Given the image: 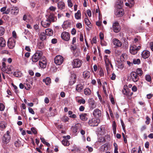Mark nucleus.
I'll return each mask as SVG.
<instances>
[{"mask_svg": "<svg viewBox=\"0 0 153 153\" xmlns=\"http://www.w3.org/2000/svg\"><path fill=\"white\" fill-rule=\"evenodd\" d=\"M42 55V51H37L32 57V61L34 62H37L41 58Z\"/></svg>", "mask_w": 153, "mask_h": 153, "instance_id": "nucleus-1", "label": "nucleus"}, {"mask_svg": "<svg viewBox=\"0 0 153 153\" xmlns=\"http://www.w3.org/2000/svg\"><path fill=\"white\" fill-rule=\"evenodd\" d=\"M2 67L1 68V70L2 71L5 72L8 74L12 73L11 71L13 68L12 66H8L6 68L5 63L4 62H2Z\"/></svg>", "mask_w": 153, "mask_h": 153, "instance_id": "nucleus-2", "label": "nucleus"}, {"mask_svg": "<svg viewBox=\"0 0 153 153\" xmlns=\"http://www.w3.org/2000/svg\"><path fill=\"white\" fill-rule=\"evenodd\" d=\"M100 122V120L99 118H93L89 120L88 124L91 126H97Z\"/></svg>", "mask_w": 153, "mask_h": 153, "instance_id": "nucleus-3", "label": "nucleus"}, {"mask_svg": "<svg viewBox=\"0 0 153 153\" xmlns=\"http://www.w3.org/2000/svg\"><path fill=\"white\" fill-rule=\"evenodd\" d=\"M82 61L78 59H74L72 62V66L74 68L80 67L82 64Z\"/></svg>", "mask_w": 153, "mask_h": 153, "instance_id": "nucleus-4", "label": "nucleus"}, {"mask_svg": "<svg viewBox=\"0 0 153 153\" xmlns=\"http://www.w3.org/2000/svg\"><path fill=\"white\" fill-rule=\"evenodd\" d=\"M141 48L140 46H138L137 47L135 45H131L130 48V51L132 54L134 55L136 54L137 51Z\"/></svg>", "mask_w": 153, "mask_h": 153, "instance_id": "nucleus-5", "label": "nucleus"}, {"mask_svg": "<svg viewBox=\"0 0 153 153\" xmlns=\"http://www.w3.org/2000/svg\"><path fill=\"white\" fill-rule=\"evenodd\" d=\"M64 58L60 55L56 56L54 58V62L57 65H60L63 62Z\"/></svg>", "mask_w": 153, "mask_h": 153, "instance_id": "nucleus-6", "label": "nucleus"}, {"mask_svg": "<svg viewBox=\"0 0 153 153\" xmlns=\"http://www.w3.org/2000/svg\"><path fill=\"white\" fill-rule=\"evenodd\" d=\"M130 75V79L134 82H137L139 79V76L135 72H132Z\"/></svg>", "mask_w": 153, "mask_h": 153, "instance_id": "nucleus-7", "label": "nucleus"}, {"mask_svg": "<svg viewBox=\"0 0 153 153\" xmlns=\"http://www.w3.org/2000/svg\"><path fill=\"white\" fill-rule=\"evenodd\" d=\"M61 37L64 40L68 41L70 39V35L68 33L64 31L62 33Z\"/></svg>", "mask_w": 153, "mask_h": 153, "instance_id": "nucleus-8", "label": "nucleus"}, {"mask_svg": "<svg viewBox=\"0 0 153 153\" xmlns=\"http://www.w3.org/2000/svg\"><path fill=\"white\" fill-rule=\"evenodd\" d=\"M93 114L95 118H99L101 116L102 112L99 109L96 108L94 110Z\"/></svg>", "mask_w": 153, "mask_h": 153, "instance_id": "nucleus-9", "label": "nucleus"}, {"mask_svg": "<svg viewBox=\"0 0 153 153\" xmlns=\"http://www.w3.org/2000/svg\"><path fill=\"white\" fill-rule=\"evenodd\" d=\"M112 28L114 31L116 33H118L120 31V26L117 22L113 23Z\"/></svg>", "mask_w": 153, "mask_h": 153, "instance_id": "nucleus-10", "label": "nucleus"}, {"mask_svg": "<svg viewBox=\"0 0 153 153\" xmlns=\"http://www.w3.org/2000/svg\"><path fill=\"white\" fill-rule=\"evenodd\" d=\"M46 19L51 23V22H54L55 21V19H56L54 14L51 13L49 15H47Z\"/></svg>", "mask_w": 153, "mask_h": 153, "instance_id": "nucleus-11", "label": "nucleus"}, {"mask_svg": "<svg viewBox=\"0 0 153 153\" xmlns=\"http://www.w3.org/2000/svg\"><path fill=\"white\" fill-rule=\"evenodd\" d=\"M15 40L14 39H10L8 40L7 42V45L10 49L13 48L15 45Z\"/></svg>", "mask_w": 153, "mask_h": 153, "instance_id": "nucleus-12", "label": "nucleus"}, {"mask_svg": "<svg viewBox=\"0 0 153 153\" xmlns=\"http://www.w3.org/2000/svg\"><path fill=\"white\" fill-rule=\"evenodd\" d=\"M104 60L105 61V62L106 64V70H107V71H108L109 70V65L111 63V62L108 58V56L107 55H105L104 56Z\"/></svg>", "mask_w": 153, "mask_h": 153, "instance_id": "nucleus-13", "label": "nucleus"}, {"mask_svg": "<svg viewBox=\"0 0 153 153\" xmlns=\"http://www.w3.org/2000/svg\"><path fill=\"white\" fill-rule=\"evenodd\" d=\"M41 24L43 27L46 28L49 26L51 25V23L46 19V20H42L41 22Z\"/></svg>", "mask_w": 153, "mask_h": 153, "instance_id": "nucleus-14", "label": "nucleus"}, {"mask_svg": "<svg viewBox=\"0 0 153 153\" xmlns=\"http://www.w3.org/2000/svg\"><path fill=\"white\" fill-rule=\"evenodd\" d=\"M10 139V135H4L2 137V141L5 144L8 143Z\"/></svg>", "mask_w": 153, "mask_h": 153, "instance_id": "nucleus-15", "label": "nucleus"}, {"mask_svg": "<svg viewBox=\"0 0 153 153\" xmlns=\"http://www.w3.org/2000/svg\"><path fill=\"white\" fill-rule=\"evenodd\" d=\"M150 55V52L147 50L143 51L141 53L142 57L144 59L147 58Z\"/></svg>", "mask_w": 153, "mask_h": 153, "instance_id": "nucleus-16", "label": "nucleus"}, {"mask_svg": "<svg viewBox=\"0 0 153 153\" xmlns=\"http://www.w3.org/2000/svg\"><path fill=\"white\" fill-rule=\"evenodd\" d=\"M39 66L42 68H46L47 65V61L46 59L43 60L42 61H40L39 62Z\"/></svg>", "mask_w": 153, "mask_h": 153, "instance_id": "nucleus-17", "label": "nucleus"}, {"mask_svg": "<svg viewBox=\"0 0 153 153\" xmlns=\"http://www.w3.org/2000/svg\"><path fill=\"white\" fill-rule=\"evenodd\" d=\"M76 76L75 74H72L71 76V79L69 82V84L71 85H73L76 82Z\"/></svg>", "mask_w": 153, "mask_h": 153, "instance_id": "nucleus-18", "label": "nucleus"}, {"mask_svg": "<svg viewBox=\"0 0 153 153\" xmlns=\"http://www.w3.org/2000/svg\"><path fill=\"white\" fill-rule=\"evenodd\" d=\"M7 7H2L0 10V11L1 12H3V14H8L10 11V9H7L6 10Z\"/></svg>", "mask_w": 153, "mask_h": 153, "instance_id": "nucleus-19", "label": "nucleus"}, {"mask_svg": "<svg viewBox=\"0 0 153 153\" xmlns=\"http://www.w3.org/2000/svg\"><path fill=\"white\" fill-rule=\"evenodd\" d=\"M124 14V12L122 9L117 10L115 12V15L118 17L122 16Z\"/></svg>", "mask_w": 153, "mask_h": 153, "instance_id": "nucleus-20", "label": "nucleus"}, {"mask_svg": "<svg viewBox=\"0 0 153 153\" xmlns=\"http://www.w3.org/2000/svg\"><path fill=\"white\" fill-rule=\"evenodd\" d=\"M128 90V89L127 87L124 86L123 90V93L124 94L126 95L129 99V92Z\"/></svg>", "mask_w": 153, "mask_h": 153, "instance_id": "nucleus-21", "label": "nucleus"}, {"mask_svg": "<svg viewBox=\"0 0 153 153\" xmlns=\"http://www.w3.org/2000/svg\"><path fill=\"white\" fill-rule=\"evenodd\" d=\"M113 44L117 47H120L122 45L121 42L117 39L115 38L113 39Z\"/></svg>", "mask_w": 153, "mask_h": 153, "instance_id": "nucleus-22", "label": "nucleus"}, {"mask_svg": "<svg viewBox=\"0 0 153 153\" xmlns=\"http://www.w3.org/2000/svg\"><path fill=\"white\" fill-rule=\"evenodd\" d=\"M39 36L40 39L42 41L46 40L47 38L46 34L44 32H42L40 33L39 34Z\"/></svg>", "mask_w": 153, "mask_h": 153, "instance_id": "nucleus-23", "label": "nucleus"}, {"mask_svg": "<svg viewBox=\"0 0 153 153\" xmlns=\"http://www.w3.org/2000/svg\"><path fill=\"white\" fill-rule=\"evenodd\" d=\"M88 102L90 105H91L92 108H94L96 107V105L95 103V101L92 98L89 99L88 100Z\"/></svg>", "mask_w": 153, "mask_h": 153, "instance_id": "nucleus-24", "label": "nucleus"}, {"mask_svg": "<svg viewBox=\"0 0 153 153\" xmlns=\"http://www.w3.org/2000/svg\"><path fill=\"white\" fill-rule=\"evenodd\" d=\"M83 88V85L81 84H79L76 86V90L77 91L80 92L82 91Z\"/></svg>", "mask_w": 153, "mask_h": 153, "instance_id": "nucleus-25", "label": "nucleus"}, {"mask_svg": "<svg viewBox=\"0 0 153 153\" xmlns=\"http://www.w3.org/2000/svg\"><path fill=\"white\" fill-rule=\"evenodd\" d=\"M45 32L46 35L49 36H52L53 34V30L50 28L46 29L45 30Z\"/></svg>", "mask_w": 153, "mask_h": 153, "instance_id": "nucleus-26", "label": "nucleus"}, {"mask_svg": "<svg viewBox=\"0 0 153 153\" xmlns=\"http://www.w3.org/2000/svg\"><path fill=\"white\" fill-rule=\"evenodd\" d=\"M83 75L85 79H88L90 76V72L88 71H84L83 73Z\"/></svg>", "mask_w": 153, "mask_h": 153, "instance_id": "nucleus-27", "label": "nucleus"}, {"mask_svg": "<svg viewBox=\"0 0 153 153\" xmlns=\"http://www.w3.org/2000/svg\"><path fill=\"white\" fill-rule=\"evenodd\" d=\"M19 10L16 7H13L11 9V13L13 15H17L19 13Z\"/></svg>", "mask_w": 153, "mask_h": 153, "instance_id": "nucleus-28", "label": "nucleus"}, {"mask_svg": "<svg viewBox=\"0 0 153 153\" xmlns=\"http://www.w3.org/2000/svg\"><path fill=\"white\" fill-rule=\"evenodd\" d=\"M6 46V42L4 39L2 37H0V46L4 47Z\"/></svg>", "mask_w": 153, "mask_h": 153, "instance_id": "nucleus-29", "label": "nucleus"}, {"mask_svg": "<svg viewBox=\"0 0 153 153\" xmlns=\"http://www.w3.org/2000/svg\"><path fill=\"white\" fill-rule=\"evenodd\" d=\"M58 8L61 9H64L65 8V4L62 1H60L58 3Z\"/></svg>", "mask_w": 153, "mask_h": 153, "instance_id": "nucleus-30", "label": "nucleus"}, {"mask_svg": "<svg viewBox=\"0 0 153 153\" xmlns=\"http://www.w3.org/2000/svg\"><path fill=\"white\" fill-rule=\"evenodd\" d=\"M128 2H126L125 3L126 5L130 7H132L134 3V0H128Z\"/></svg>", "mask_w": 153, "mask_h": 153, "instance_id": "nucleus-31", "label": "nucleus"}, {"mask_svg": "<svg viewBox=\"0 0 153 153\" xmlns=\"http://www.w3.org/2000/svg\"><path fill=\"white\" fill-rule=\"evenodd\" d=\"M79 97H76V99L77 101V102L80 104H81L82 103L83 104H85V100L82 97H81V99L80 100H78V98Z\"/></svg>", "mask_w": 153, "mask_h": 153, "instance_id": "nucleus-32", "label": "nucleus"}, {"mask_svg": "<svg viewBox=\"0 0 153 153\" xmlns=\"http://www.w3.org/2000/svg\"><path fill=\"white\" fill-rule=\"evenodd\" d=\"M87 115V114L86 113H84L81 114L79 115L80 119L83 121L86 120L88 118L86 117Z\"/></svg>", "mask_w": 153, "mask_h": 153, "instance_id": "nucleus-33", "label": "nucleus"}, {"mask_svg": "<svg viewBox=\"0 0 153 153\" xmlns=\"http://www.w3.org/2000/svg\"><path fill=\"white\" fill-rule=\"evenodd\" d=\"M84 22L86 25L89 28L91 27V23L89 20L87 18H85L84 19Z\"/></svg>", "mask_w": 153, "mask_h": 153, "instance_id": "nucleus-34", "label": "nucleus"}, {"mask_svg": "<svg viewBox=\"0 0 153 153\" xmlns=\"http://www.w3.org/2000/svg\"><path fill=\"white\" fill-rule=\"evenodd\" d=\"M43 82H45L46 85H48L51 83V79L50 78L47 77L45 79H43Z\"/></svg>", "mask_w": 153, "mask_h": 153, "instance_id": "nucleus-35", "label": "nucleus"}, {"mask_svg": "<svg viewBox=\"0 0 153 153\" xmlns=\"http://www.w3.org/2000/svg\"><path fill=\"white\" fill-rule=\"evenodd\" d=\"M91 92L88 88H86L84 90V93L86 95H89L91 94Z\"/></svg>", "mask_w": 153, "mask_h": 153, "instance_id": "nucleus-36", "label": "nucleus"}, {"mask_svg": "<svg viewBox=\"0 0 153 153\" xmlns=\"http://www.w3.org/2000/svg\"><path fill=\"white\" fill-rule=\"evenodd\" d=\"M116 6L117 8L119 9V10L122 9L121 8L123 6V2L120 1L117 2L116 4Z\"/></svg>", "mask_w": 153, "mask_h": 153, "instance_id": "nucleus-37", "label": "nucleus"}, {"mask_svg": "<svg viewBox=\"0 0 153 153\" xmlns=\"http://www.w3.org/2000/svg\"><path fill=\"white\" fill-rule=\"evenodd\" d=\"M81 14L80 11L79 10H78L77 12L75 13V16L77 19H81Z\"/></svg>", "mask_w": 153, "mask_h": 153, "instance_id": "nucleus-38", "label": "nucleus"}, {"mask_svg": "<svg viewBox=\"0 0 153 153\" xmlns=\"http://www.w3.org/2000/svg\"><path fill=\"white\" fill-rule=\"evenodd\" d=\"M62 144L65 146H68L70 144L69 142L67 140L65 139L62 140Z\"/></svg>", "mask_w": 153, "mask_h": 153, "instance_id": "nucleus-39", "label": "nucleus"}, {"mask_svg": "<svg viewBox=\"0 0 153 153\" xmlns=\"http://www.w3.org/2000/svg\"><path fill=\"white\" fill-rule=\"evenodd\" d=\"M137 75L139 76H141L143 74V72L141 69L140 68H138L137 69L136 72Z\"/></svg>", "mask_w": 153, "mask_h": 153, "instance_id": "nucleus-40", "label": "nucleus"}, {"mask_svg": "<svg viewBox=\"0 0 153 153\" xmlns=\"http://www.w3.org/2000/svg\"><path fill=\"white\" fill-rule=\"evenodd\" d=\"M37 46L39 49L43 48L44 46L43 42H38L37 43Z\"/></svg>", "mask_w": 153, "mask_h": 153, "instance_id": "nucleus-41", "label": "nucleus"}, {"mask_svg": "<svg viewBox=\"0 0 153 153\" xmlns=\"http://www.w3.org/2000/svg\"><path fill=\"white\" fill-rule=\"evenodd\" d=\"M71 129L73 132L76 133L77 131L78 128L77 126L76 125H75L71 127Z\"/></svg>", "mask_w": 153, "mask_h": 153, "instance_id": "nucleus-42", "label": "nucleus"}, {"mask_svg": "<svg viewBox=\"0 0 153 153\" xmlns=\"http://www.w3.org/2000/svg\"><path fill=\"white\" fill-rule=\"evenodd\" d=\"M21 142L19 140H17L14 142L15 146L17 147H19L20 145Z\"/></svg>", "mask_w": 153, "mask_h": 153, "instance_id": "nucleus-43", "label": "nucleus"}, {"mask_svg": "<svg viewBox=\"0 0 153 153\" xmlns=\"http://www.w3.org/2000/svg\"><path fill=\"white\" fill-rule=\"evenodd\" d=\"M99 74L100 77L103 76H104V73L103 69L100 68V70L99 73Z\"/></svg>", "mask_w": 153, "mask_h": 153, "instance_id": "nucleus-44", "label": "nucleus"}, {"mask_svg": "<svg viewBox=\"0 0 153 153\" xmlns=\"http://www.w3.org/2000/svg\"><path fill=\"white\" fill-rule=\"evenodd\" d=\"M68 120L69 118L66 116H64L62 117L61 119L64 122H66L68 121Z\"/></svg>", "mask_w": 153, "mask_h": 153, "instance_id": "nucleus-45", "label": "nucleus"}, {"mask_svg": "<svg viewBox=\"0 0 153 153\" xmlns=\"http://www.w3.org/2000/svg\"><path fill=\"white\" fill-rule=\"evenodd\" d=\"M24 87L25 89L27 90H29L30 88V85L28 83H26L25 84Z\"/></svg>", "mask_w": 153, "mask_h": 153, "instance_id": "nucleus-46", "label": "nucleus"}, {"mask_svg": "<svg viewBox=\"0 0 153 153\" xmlns=\"http://www.w3.org/2000/svg\"><path fill=\"white\" fill-rule=\"evenodd\" d=\"M5 30L4 28L1 27H0V36H2L4 33Z\"/></svg>", "mask_w": 153, "mask_h": 153, "instance_id": "nucleus-47", "label": "nucleus"}, {"mask_svg": "<svg viewBox=\"0 0 153 153\" xmlns=\"http://www.w3.org/2000/svg\"><path fill=\"white\" fill-rule=\"evenodd\" d=\"M133 63L134 64H139L140 63V61L139 59H134L133 61Z\"/></svg>", "mask_w": 153, "mask_h": 153, "instance_id": "nucleus-48", "label": "nucleus"}, {"mask_svg": "<svg viewBox=\"0 0 153 153\" xmlns=\"http://www.w3.org/2000/svg\"><path fill=\"white\" fill-rule=\"evenodd\" d=\"M145 79L147 81L150 82L151 81V78L150 75H147L145 76Z\"/></svg>", "mask_w": 153, "mask_h": 153, "instance_id": "nucleus-49", "label": "nucleus"}, {"mask_svg": "<svg viewBox=\"0 0 153 153\" xmlns=\"http://www.w3.org/2000/svg\"><path fill=\"white\" fill-rule=\"evenodd\" d=\"M146 120L145 121V123L146 124L149 125L150 123V119L148 116H146Z\"/></svg>", "mask_w": 153, "mask_h": 153, "instance_id": "nucleus-50", "label": "nucleus"}, {"mask_svg": "<svg viewBox=\"0 0 153 153\" xmlns=\"http://www.w3.org/2000/svg\"><path fill=\"white\" fill-rule=\"evenodd\" d=\"M56 9V7H54L53 6H51L48 10H50L52 11L53 12Z\"/></svg>", "mask_w": 153, "mask_h": 153, "instance_id": "nucleus-51", "label": "nucleus"}, {"mask_svg": "<svg viewBox=\"0 0 153 153\" xmlns=\"http://www.w3.org/2000/svg\"><path fill=\"white\" fill-rule=\"evenodd\" d=\"M113 123V130L114 131V133H116V124L115 123L114 121H113L112 122Z\"/></svg>", "mask_w": 153, "mask_h": 153, "instance_id": "nucleus-52", "label": "nucleus"}, {"mask_svg": "<svg viewBox=\"0 0 153 153\" xmlns=\"http://www.w3.org/2000/svg\"><path fill=\"white\" fill-rule=\"evenodd\" d=\"M31 130L34 134H36L37 133V129L35 128H31Z\"/></svg>", "mask_w": 153, "mask_h": 153, "instance_id": "nucleus-53", "label": "nucleus"}, {"mask_svg": "<svg viewBox=\"0 0 153 153\" xmlns=\"http://www.w3.org/2000/svg\"><path fill=\"white\" fill-rule=\"evenodd\" d=\"M5 108V106L4 104L2 103H0V111H3Z\"/></svg>", "mask_w": 153, "mask_h": 153, "instance_id": "nucleus-54", "label": "nucleus"}, {"mask_svg": "<svg viewBox=\"0 0 153 153\" xmlns=\"http://www.w3.org/2000/svg\"><path fill=\"white\" fill-rule=\"evenodd\" d=\"M102 147L103 148V150L104 151L105 150L106 151L108 149V145L107 144H105L102 146Z\"/></svg>", "mask_w": 153, "mask_h": 153, "instance_id": "nucleus-55", "label": "nucleus"}, {"mask_svg": "<svg viewBox=\"0 0 153 153\" xmlns=\"http://www.w3.org/2000/svg\"><path fill=\"white\" fill-rule=\"evenodd\" d=\"M97 42L96 37H94L91 41V43L93 44H95Z\"/></svg>", "mask_w": 153, "mask_h": 153, "instance_id": "nucleus-56", "label": "nucleus"}, {"mask_svg": "<svg viewBox=\"0 0 153 153\" xmlns=\"http://www.w3.org/2000/svg\"><path fill=\"white\" fill-rule=\"evenodd\" d=\"M68 6L69 7H72L73 6V4L72 3V2L71 1V0H68Z\"/></svg>", "mask_w": 153, "mask_h": 153, "instance_id": "nucleus-57", "label": "nucleus"}, {"mask_svg": "<svg viewBox=\"0 0 153 153\" xmlns=\"http://www.w3.org/2000/svg\"><path fill=\"white\" fill-rule=\"evenodd\" d=\"M97 94L98 97L100 101L101 102H102V98L101 95L100 94L99 92L97 91Z\"/></svg>", "mask_w": 153, "mask_h": 153, "instance_id": "nucleus-58", "label": "nucleus"}, {"mask_svg": "<svg viewBox=\"0 0 153 153\" xmlns=\"http://www.w3.org/2000/svg\"><path fill=\"white\" fill-rule=\"evenodd\" d=\"M121 124L122 126V127L123 129V130L124 131H125V126L124 123L123 121L122 120H121Z\"/></svg>", "mask_w": 153, "mask_h": 153, "instance_id": "nucleus-59", "label": "nucleus"}, {"mask_svg": "<svg viewBox=\"0 0 153 153\" xmlns=\"http://www.w3.org/2000/svg\"><path fill=\"white\" fill-rule=\"evenodd\" d=\"M86 148L88 149V151L90 152H91L93 151V148L89 146H86Z\"/></svg>", "mask_w": 153, "mask_h": 153, "instance_id": "nucleus-60", "label": "nucleus"}, {"mask_svg": "<svg viewBox=\"0 0 153 153\" xmlns=\"http://www.w3.org/2000/svg\"><path fill=\"white\" fill-rule=\"evenodd\" d=\"M109 111L110 114L112 118L114 117V115L113 114L112 111L110 108H109Z\"/></svg>", "mask_w": 153, "mask_h": 153, "instance_id": "nucleus-61", "label": "nucleus"}, {"mask_svg": "<svg viewBox=\"0 0 153 153\" xmlns=\"http://www.w3.org/2000/svg\"><path fill=\"white\" fill-rule=\"evenodd\" d=\"M28 110L29 112L32 114H35V112L33 111V109L31 108H29Z\"/></svg>", "mask_w": 153, "mask_h": 153, "instance_id": "nucleus-62", "label": "nucleus"}, {"mask_svg": "<svg viewBox=\"0 0 153 153\" xmlns=\"http://www.w3.org/2000/svg\"><path fill=\"white\" fill-rule=\"evenodd\" d=\"M71 49L73 51V52L74 53V52L76 51V47L71 45Z\"/></svg>", "mask_w": 153, "mask_h": 153, "instance_id": "nucleus-63", "label": "nucleus"}, {"mask_svg": "<svg viewBox=\"0 0 153 153\" xmlns=\"http://www.w3.org/2000/svg\"><path fill=\"white\" fill-rule=\"evenodd\" d=\"M76 27L77 28L80 29L82 27V25L81 23H77L76 25Z\"/></svg>", "mask_w": 153, "mask_h": 153, "instance_id": "nucleus-64", "label": "nucleus"}]
</instances>
